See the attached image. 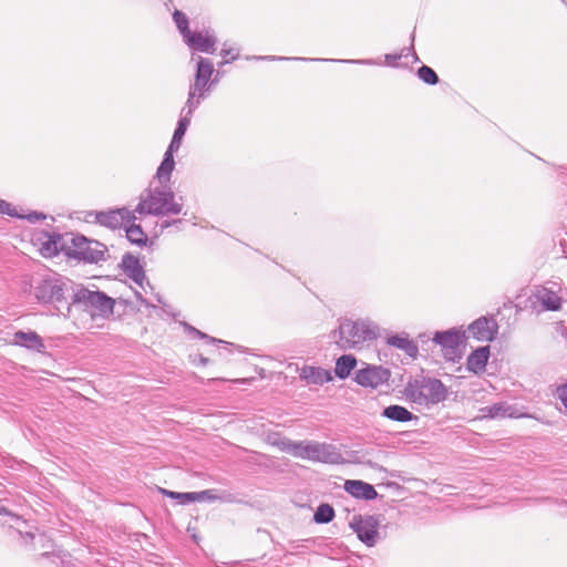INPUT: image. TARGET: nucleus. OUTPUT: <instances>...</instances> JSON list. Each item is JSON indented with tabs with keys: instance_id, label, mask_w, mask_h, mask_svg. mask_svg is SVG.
<instances>
[{
	"instance_id": "1",
	"label": "nucleus",
	"mask_w": 567,
	"mask_h": 567,
	"mask_svg": "<svg viewBox=\"0 0 567 567\" xmlns=\"http://www.w3.org/2000/svg\"><path fill=\"white\" fill-rule=\"evenodd\" d=\"M183 204L175 200V195L167 184H157L154 181L140 197L135 207L138 215L168 216L178 215Z\"/></svg>"
},
{
	"instance_id": "2",
	"label": "nucleus",
	"mask_w": 567,
	"mask_h": 567,
	"mask_svg": "<svg viewBox=\"0 0 567 567\" xmlns=\"http://www.w3.org/2000/svg\"><path fill=\"white\" fill-rule=\"evenodd\" d=\"M73 287L71 280L53 274L37 280L33 293L39 302L53 305L59 311L66 309L70 313Z\"/></svg>"
},
{
	"instance_id": "3",
	"label": "nucleus",
	"mask_w": 567,
	"mask_h": 567,
	"mask_svg": "<svg viewBox=\"0 0 567 567\" xmlns=\"http://www.w3.org/2000/svg\"><path fill=\"white\" fill-rule=\"evenodd\" d=\"M280 442L282 451L298 458L328 464H341L343 462L340 450L330 443L307 440L291 441L288 439Z\"/></svg>"
},
{
	"instance_id": "4",
	"label": "nucleus",
	"mask_w": 567,
	"mask_h": 567,
	"mask_svg": "<svg viewBox=\"0 0 567 567\" xmlns=\"http://www.w3.org/2000/svg\"><path fill=\"white\" fill-rule=\"evenodd\" d=\"M404 395L412 403L429 406L443 402L447 389L439 379L422 377L408 382Z\"/></svg>"
},
{
	"instance_id": "5",
	"label": "nucleus",
	"mask_w": 567,
	"mask_h": 567,
	"mask_svg": "<svg viewBox=\"0 0 567 567\" xmlns=\"http://www.w3.org/2000/svg\"><path fill=\"white\" fill-rule=\"evenodd\" d=\"M378 337V327L369 320H343L334 331L337 344L342 350L354 349Z\"/></svg>"
},
{
	"instance_id": "6",
	"label": "nucleus",
	"mask_w": 567,
	"mask_h": 567,
	"mask_svg": "<svg viewBox=\"0 0 567 567\" xmlns=\"http://www.w3.org/2000/svg\"><path fill=\"white\" fill-rule=\"evenodd\" d=\"M114 301L102 291H92L82 286H74L70 310L76 308L94 316H106L113 312Z\"/></svg>"
},
{
	"instance_id": "7",
	"label": "nucleus",
	"mask_w": 567,
	"mask_h": 567,
	"mask_svg": "<svg viewBox=\"0 0 567 567\" xmlns=\"http://www.w3.org/2000/svg\"><path fill=\"white\" fill-rule=\"evenodd\" d=\"M106 248L99 241L89 240L84 236H74L72 238V250L70 255L87 261L99 262L105 259Z\"/></svg>"
},
{
	"instance_id": "8",
	"label": "nucleus",
	"mask_w": 567,
	"mask_h": 567,
	"mask_svg": "<svg viewBox=\"0 0 567 567\" xmlns=\"http://www.w3.org/2000/svg\"><path fill=\"white\" fill-rule=\"evenodd\" d=\"M556 284L551 286H537L530 295V301L534 309L539 311H558L561 308V297L555 289Z\"/></svg>"
},
{
	"instance_id": "9",
	"label": "nucleus",
	"mask_w": 567,
	"mask_h": 567,
	"mask_svg": "<svg viewBox=\"0 0 567 567\" xmlns=\"http://www.w3.org/2000/svg\"><path fill=\"white\" fill-rule=\"evenodd\" d=\"M379 519L374 516H354L350 527L358 538L369 547L374 546L379 538Z\"/></svg>"
},
{
	"instance_id": "10",
	"label": "nucleus",
	"mask_w": 567,
	"mask_h": 567,
	"mask_svg": "<svg viewBox=\"0 0 567 567\" xmlns=\"http://www.w3.org/2000/svg\"><path fill=\"white\" fill-rule=\"evenodd\" d=\"M97 224L109 228H121L136 220V212L126 207L117 208L109 212L94 213Z\"/></svg>"
},
{
	"instance_id": "11",
	"label": "nucleus",
	"mask_w": 567,
	"mask_h": 567,
	"mask_svg": "<svg viewBox=\"0 0 567 567\" xmlns=\"http://www.w3.org/2000/svg\"><path fill=\"white\" fill-rule=\"evenodd\" d=\"M390 371L382 365H368L357 371L354 381L364 388H378L389 381Z\"/></svg>"
},
{
	"instance_id": "12",
	"label": "nucleus",
	"mask_w": 567,
	"mask_h": 567,
	"mask_svg": "<svg viewBox=\"0 0 567 567\" xmlns=\"http://www.w3.org/2000/svg\"><path fill=\"white\" fill-rule=\"evenodd\" d=\"M497 329V322L493 318L481 317L468 326V333L478 341H492Z\"/></svg>"
},
{
	"instance_id": "13",
	"label": "nucleus",
	"mask_w": 567,
	"mask_h": 567,
	"mask_svg": "<svg viewBox=\"0 0 567 567\" xmlns=\"http://www.w3.org/2000/svg\"><path fill=\"white\" fill-rule=\"evenodd\" d=\"M184 41L190 49L196 51L204 53H214L216 51L217 39L212 30L192 32Z\"/></svg>"
},
{
	"instance_id": "14",
	"label": "nucleus",
	"mask_w": 567,
	"mask_h": 567,
	"mask_svg": "<svg viewBox=\"0 0 567 567\" xmlns=\"http://www.w3.org/2000/svg\"><path fill=\"white\" fill-rule=\"evenodd\" d=\"M482 416L487 419H504V417H524L526 414L519 412V410L512 404L506 402H498L481 409Z\"/></svg>"
},
{
	"instance_id": "15",
	"label": "nucleus",
	"mask_w": 567,
	"mask_h": 567,
	"mask_svg": "<svg viewBox=\"0 0 567 567\" xmlns=\"http://www.w3.org/2000/svg\"><path fill=\"white\" fill-rule=\"evenodd\" d=\"M121 267L127 277H130L142 289H144L143 284L146 279V276L137 257L130 252L125 254L122 258Z\"/></svg>"
},
{
	"instance_id": "16",
	"label": "nucleus",
	"mask_w": 567,
	"mask_h": 567,
	"mask_svg": "<svg viewBox=\"0 0 567 567\" xmlns=\"http://www.w3.org/2000/svg\"><path fill=\"white\" fill-rule=\"evenodd\" d=\"M463 337L464 334L460 331L451 329L447 331L436 332L433 341L445 350V354H453L462 343Z\"/></svg>"
},
{
	"instance_id": "17",
	"label": "nucleus",
	"mask_w": 567,
	"mask_h": 567,
	"mask_svg": "<svg viewBox=\"0 0 567 567\" xmlns=\"http://www.w3.org/2000/svg\"><path fill=\"white\" fill-rule=\"evenodd\" d=\"M344 489L350 495L365 501L374 499L378 496L375 488L362 481L349 480L344 483Z\"/></svg>"
},
{
	"instance_id": "18",
	"label": "nucleus",
	"mask_w": 567,
	"mask_h": 567,
	"mask_svg": "<svg viewBox=\"0 0 567 567\" xmlns=\"http://www.w3.org/2000/svg\"><path fill=\"white\" fill-rule=\"evenodd\" d=\"M12 342L31 350L41 351L44 348L42 338L34 331H17L13 334Z\"/></svg>"
},
{
	"instance_id": "19",
	"label": "nucleus",
	"mask_w": 567,
	"mask_h": 567,
	"mask_svg": "<svg viewBox=\"0 0 567 567\" xmlns=\"http://www.w3.org/2000/svg\"><path fill=\"white\" fill-rule=\"evenodd\" d=\"M300 379L310 384H323L332 380L330 371L319 368L305 365L300 371Z\"/></svg>"
},
{
	"instance_id": "20",
	"label": "nucleus",
	"mask_w": 567,
	"mask_h": 567,
	"mask_svg": "<svg viewBox=\"0 0 567 567\" xmlns=\"http://www.w3.org/2000/svg\"><path fill=\"white\" fill-rule=\"evenodd\" d=\"M389 346L403 350L409 357L415 358L417 355V346L409 339L408 334H395L386 339Z\"/></svg>"
},
{
	"instance_id": "21",
	"label": "nucleus",
	"mask_w": 567,
	"mask_h": 567,
	"mask_svg": "<svg viewBox=\"0 0 567 567\" xmlns=\"http://www.w3.org/2000/svg\"><path fill=\"white\" fill-rule=\"evenodd\" d=\"M488 347H482L472 352L467 358V369L474 373L483 371L488 361Z\"/></svg>"
},
{
	"instance_id": "22",
	"label": "nucleus",
	"mask_w": 567,
	"mask_h": 567,
	"mask_svg": "<svg viewBox=\"0 0 567 567\" xmlns=\"http://www.w3.org/2000/svg\"><path fill=\"white\" fill-rule=\"evenodd\" d=\"M175 167L174 162V153L166 151L164 154V158L156 172V182L157 184H166L169 182L171 174Z\"/></svg>"
},
{
	"instance_id": "23",
	"label": "nucleus",
	"mask_w": 567,
	"mask_h": 567,
	"mask_svg": "<svg viewBox=\"0 0 567 567\" xmlns=\"http://www.w3.org/2000/svg\"><path fill=\"white\" fill-rule=\"evenodd\" d=\"M382 416L396 422H409L416 419L406 408L396 404L386 406L382 411Z\"/></svg>"
},
{
	"instance_id": "24",
	"label": "nucleus",
	"mask_w": 567,
	"mask_h": 567,
	"mask_svg": "<svg viewBox=\"0 0 567 567\" xmlns=\"http://www.w3.org/2000/svg\"><path fill=\"white\" fill-rule=\"evenodd\" d=\"M355 364L357 360L353 355H341L336 362L334 373L339 379H346L350 375Z\"/></svg>"
},
{
	"instance_id": "25",
	"label": "nucleus",
	"mask_w": 567,
	"mask_h": 567,
	"mask_svg": "<svg viewBox=\"0 0 567 567\" xmlns=\"http://www.w3.org/2000/svg\"><path fill=\"white\" fill-rule=\"evenodd\" d=\"M190 122H188L187 118H179L177 122V126L175 128V132L173 134V138L171 141V144L168 145L166 151H169L172 153H176L181 145L183 137L189 126Z\"/></svg>"
},
{
	"instance_id": "26",
	"label": "nucleus",
	"mask_w": 567,
	"mask_h": 567,
	"mask_svg": "<svg viewBox=\"0 0 567 567\" xmlns=\"http://www.w3.org/2000/svg\"><path fill=\"white\" fill-rule=\"evenodd\" d=\"M127 239L137 246H144L148 241V238L140 225L134 221L124 226Z\"/></svg>"
},
{
	"instance_id": "27",
	"label": "nucleus",
	"mask_w": 567,
	"mask_h": 567,
	"mask_svg": "<svg viewBox=\"0 0 567 567\" xmlns=\"http://www.w3.org/2000/svg\"><path fill=\"white\" fill-rule=\"evenodd\" d=\"M194 496H195V502L198 501V502H202V501H209V502H215V501H219V502H225V503H229L233 501V495L229 494V493H221V494H218L215 489H205V491H200V492H194Z\"/></svg>"
},
{
	"instance_id": "28",
	"label": "nucleus",
	"mask_w": 567,
	"mask_h": 567,
	"mask_svg": "<svg viewBox=\"0 0 567 567\" xmlns=\"http://www.w3.org/2000/svg\"><path fill=\"white\" fill-rule=\"evenodd\" d=\"M202 100H204V97H199L198 94H195L194 92L189 91L187 101L185 103V106L182 109L179 118H187L188 122H190L193 113L198 107Z\"/></svg>"
},
{
	"instance_id": "29",
	"label": "nucleus",
	"mask_w": 567,
	"mask_h": 567,
	"mask_svg": "<svg viewBox=\"0 0 567 567\" xmlns=\"http://www.w3.org/2000/svg\"><path fill=\"white\" fill-rule=\"evenodd\" d=\"M214 73V64L210 60L198 56L197 69L195 73V78L208 81L210 80Z\"/></svg>"
},
{
	"instance_id": "30",
	"label": "nucleus",
	"mask_w": 567,
	"mask_h": 567,
	"mask_svg": "<svg viewBox=\"0 0 567 567\" xmlns=\"http://www.w3.org/2000/svg\"><path fill=\"white\" fill-rule=\"evenodd\" d=\"M334 517V511L329 504H321L315 513V522L319 524L330 523Z\"/></svg>"
},
{
	"instance_id": "31",
	"label": "nucleus",
	"mask_w": 567,
	"mask_h": 567,
	"mask_svg": "<svg viewBox=\"0 0 567 567\" xmlns=\"http://www.w3.org/2000/svg\"><path fill=\"white\" fill-rule=\"evenodd\" d=\"M174 22L176 23L177 29L183 35V39H186L192 31L188 28V19L185 13L179 10H175L173 13Z\"/></svg>"
},
{
	"instance_id": "32",
	"label": "nucleus",
	"mask_w": 567,
	"mask_h": 567,
	"mask_svg": "<svg viewBox=\"0 0 567 567\" xmlns=\"http://www.w3.org/2000/svg\"><path fill=\"white\" fill-rule=\"evenodd\" d=\"M417 76L424 83L430 84V85H435L439 83L437 74L435 73V71L432 68H430L427 65H422L421 68H419Z\"/></svg>"
},
{
	"instance_id": "33",
	"label": "nucleus",
	"mask_w": 567,
	"mask_h": 567,
	"mask_svg": "<svg viewBox=\"0 0 567 567\" xmlns=\"http://www.w3.org/2000/svg\"><path fill=\"white\" fill-rule=\"evenodd\" d=\"M208 81H203L200 79L195 78L194 83L190 85L189 91L194 92L195 94H198L199 97H206L207 93L209 92L210 85L208 84Z\"/></svg>"
},
{
	"instance_id": "34",
	"label": "nucleus",
	"mask_w": 567,
	"mask_h": 567,
	"mask_svg": "<svg viewBox=\"0 0 567 567\" xmlns=\"http://www.w3.org/2000/svg\"><path fill=\"white\" fill-rule=\"evenodd\" d=\"M162 493L171 498L178 499L179 504H187L190 502H195L194 492L190 493H178L172 492L167 489H162Z\"/></svg>"
},
{
	"instance_id": "35",
	"label": "nucleus",
	"mask_w": 567,
	"mask_h": 567,
	"mask_svg": "<svg viewBox=\"0 0 567 567\" xmlns=\"http://www.w3.org/2000/svg\"><path fill=\"white\" fill-rule=\"evenodd\" d=\"M61 240L60 235H53L50 239L42 245L41 250L44 255H55L59 252L58 241Z\"/></svg>"
},
{
	"instance_id": "36",
	"label": "nucleus",
	"mask_w": 567,
	"mask_h": 567,
	"mask_svg": "<svg viewBox=\"0 0 567 567\" xmlns=\"http://www.w3.org/2000/svg\"><path fill=\"white\" fill-rule=\"evenodd\" d=\"M0 212L2 214H7V215L12 216V217L23 218V216L19 215L17 209L11 204H9L7 202H1V204H0Z\"/></svg>"
},
{
	"instance_id": "37",
	"label": "nucleus",
	"mask_w": 567,
	"mask_h": 567,
	"mask_svg": "<svg viewBox=\"0 0 567 567\" xmlns=\"http://www.w3.org/2000/svg\"><path fill=\"white\" fill-rule=\"evenodd\" d=\"M558 395H559V399L565 408V412L567 413V384H565L558 389Z\"/></svg>"
},
{
	"instance_id": "38",
	"label": "nucleus",
	"mask_w": 567,
	"mask_h": 567,
	"mask_svg": "<svg viewBox=\"0 0 567 567\" xmlns=\"http://www.w3.org/2000/svg\"><path fill=\"white\" fill-rule=\"evenodd\" d=\"M220 54H221L224 58H227L228 55H230V54H231L230 60H225L224 62H221V64H226V63H228V62H230V61H233V60H236V59H237V56H238V52H234V50H233V49H225V48L221 50Z\"/></svg>"
},
{
	"instance_id": "39",
	"label": "nucleus",
	"mask_w": 567,
	"mask_h": 567,
	"mask_svg": "<svg viewBox=\"0 0 567 567\" xmlns=\"http://www.w3.org/2000/svg\"><path fill=\"white\" fill-rule=\"evenodd\" d=\"M190 330H192L196 336H198L199 338H202V339H207L209 342H213V343H215V342H218V343L224 342L223 340L212 338V337L207 336L206 333H204V332H202V331H199V330H197V329H195V328H193V327H190Z\"/></svg>"
},
{
	"instance_id": "40",
	"label": "nucleus",
	"mask_w": 567,
	"mask_h": 567,
	"mask_svg": "<svg viewBox=\"0 0 567 567\" xmlns=\"http://www.w3.org/2000/svg\"><path fill=\"white\" fill-rule=\"evenodd\" d=\"M403 56V52L400 54H386L385 62L388 65L394 66L396 65V61Z\"/></svg>"
},
{
	"instance_id": "41",
	"label": "nucleus",
	"mask_w": 567,
	"mask_h": 567,
	"mask_svg": "<svg viewBox=\"0 0 567 567\" xmlns=\"http://www.w3.org/2000/svg\"><path fill=\"white\" fill-rule=\"evenodd\" d=\"M339 62H347V63H359V64H372V60H338Z\"/></svg>"
},
{
	"instance_id": "42",
	"label": "nucleus",
	"mask_w": 567,
	"mask_h": 567,
	"mask_svg": "<svg viewBox=\"0 0 567 567\" xmlns=\"http://www.w3.org/2000/svg\"><path fill=\"white\" fill-rule=\"evenodd\" d=\"M24 218H27L30 221H35V220H39L41 218H44V216L42 214H39V213H32V214H29L28 216H25Z\"/></svg>"
},
{
	"instance_id": "43",
	"label": "nucleus",
	"mask_w": 567,
	"mask_h": 567,
	"mask_svg": "<svg viewBox=\"0 0 567 567\" xmlns=\"http://www.w3.org/2000/svg\"><path fill=\"white\" fill-rule=\"evenodd\" d=\"M177 223H181V219L173 220V221L165 220V221H163V223H162V225H161V226H162V228H167V227H169V226H172V225H175V224H177Z\"/></svg>"
},
{
	"instance_id": "44",
	"label": "nucleus",
	"mask_w": 567,
	"mask_h": 567,
	"mask_svg": "<svg viewBox=\"0 0 567 567\" xmlns=\"http://www.w3.org/2000/svg\"><path fill=\"white\" fill-rule=\"evenodd\" d=\"M257 59H259V60H275V59H278V60H285L286 58H276V56H258Z\"/></svg>"
},
{
	"instance_id": "45",
	"label": "nucleus",
	"mask_w": 567,
	"mask_h": 567,
	"mask_svg": "<svg viewBox=\"0 0 567 567\" xmlns=\"http://www.w3.org/2000/svg\"><path fill=\"white\" fill-rule=\"evenodd\" d=\"M19 534H20L22 537H27V538H29V539H31V540H32V539H33V537H34L32 533H25V535H23L22 533H19Z\"/></svg>"
},
{
	"instance_id": "46",
	"label": "nucleus",
	"mask_w": 567,
	"mask_h": 567,
	"mask_svg": "<svg viewBox=\"0 0 567 567\" xmlns=\"http://www.w3.org/2000/svg\"><path fill=\"white\" fill-rule=\"evenodd\" d=\"M136 297L142 301L144 302L146 306H148V303L146 302L145 299H143L142 295L140 292H136Z\"/></svg>"
},
{
	"instance_id": "47",
	"label": "nucleus",
	"mask_w": 567,
	"mask_h": 567,
	"mask_svg": "<svg viewBox=\"0 0 567 567\" xmlns=\"http://www.w3.org/2000/svg\"><path fill=\"white\" fill-rule=\"evenodd\" d=\"M200 362H202L203 364H206V363H207V359H206V358H200Z\"/></svg>"
},
{
	"instance_id": "48",
	"label": "nucleus",
	"mask_w": 567,
	"mask_h": 567,
	"mask_svg": "<svg viewBox=\"0 0 567 567\" xmlns=\"http://www.w3.org/2000/svg\"><path fill=\"white\" fill-rule=\"evenodd\" d=\"M369 466H374V464L371 461L365 462Z\"/></svg>"
},
{
	"instance_id": "49",
	"label": "nucleus",
	"mask_w": 567,
	"mask_h": 567,
	"mask_svg": "<svg viewBox=\"0 0 567 567\" xmlns=\"http://www.w3.org/2000/svg\"><path fill=\"white\" fill-rule=\"evenodd\" d=\"M302 61H306L307 59L306 58H302L301 59ZM309 61H313V59H308Z\"/></svg>"
}]
</instances>
